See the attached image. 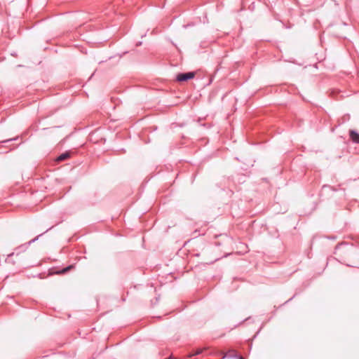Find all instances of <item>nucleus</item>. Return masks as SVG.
<instances>
[{"instance_id": "nucleus-1", "label": "nucleus", "mask_w": 359, "mask_h": 359, "mask_svg": "<svg viewBox=\"0 0 359 359\" xmlns=\"http://www.w3.org/2000/svg\"><path fill=\"white\" fill-rule=\"evenodd\" d=\"M195 76L194 72H187L184 74H179L177 76V80L178 81H186L187 80L191 79Z\"/></svg>"}, {"instance_id": "nucleus-2", "label": "nucleus", "mask_w": 359, "mask_h": 359, "mask_svg": "<svg viewBox=\"0 0 359 359\" xmlns=\"http://www.w3.org/2000/svg\"><path fill=\"white\" fill-rule=\"evenodd\" d=\"M69 157H70V153L69 152H65V153L62 154L61 155H60L56 158V161H57V162L63 161H65L66 159H68Z\"/></svg>"}, {"instance_id": "nucleus-3", "label": "nucleus", "mask_w": 359, "mask_h": 359, "mask_svg": "<svg viewBox=\"0 0 359 359\" xmlns=\"http://www.w3.org/2000/svg\"><path fill=\"white\" fill-rule=\"evenodd\" d=\"M350 137L354 142L359 143V135L354 130H351Z\"/></svg>"}, {"instance_id": "nucleus-4", "label": "nucleus", "mask_w": 359, "mask_h": 359, "mask_svg": "<svg viewBox=\"0 0 359 359\" xmlns=\"http://www.w3.org/2000/svg\"><path fill=\"white\" fill-rule=\"evenodd\" d=\"M203 348H198L196 350V351L195 353H191L190 355H189V357H192L194 355L201 354L203 352Z\"/></svg>"}, {"instance_id": "nucleus-5", "label": "nucleus", "mask_w": 359, "mask_h": 359, "mask_svg": "<svg viewBox=\"0 0 359 359\" xmlns=\"http://www.w3.org/2000/svg\"><path fill=\"white\" fill-rule=\"evenodd\" d=\"M72 266H68L67 268H65L61 271L58 272V273H65V272L68 271Z\"/></svg>"}, {"instance_id": "nucleus-6", "label": "nucleus", "mask_w": 359, "mask_h": 359, "mask_svg": "<svg viewBox=\"0 0 359 359\" xmlns=\"http://www.w3.org/2000/svg\"><path fill=\"white\" fill-rule=\"evenodd\" d=\"M239 359H243V357H240V358H239Z\"/></svg>"}]
</instances>
